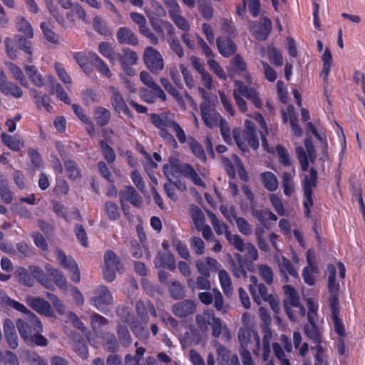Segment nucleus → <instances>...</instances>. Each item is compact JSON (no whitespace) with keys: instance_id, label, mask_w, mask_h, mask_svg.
I'll return each mask as SVG.
<instances>
[{"instance_id":"nucleus-1","label":"nucleus","mask_w":365,"mask_h":365,"mask_svg":"<svg viewBox=\"0 0 365 365\" xmlns=\"http://www.w3.org/2000/svg\"><path fill=\"white\" fill-rule=\"evenodd\" d=\"M150 118L152 123L159 130L158 135L173 149H178L179 145L173 135L168 130L172 128L180 144L186 143V133L183 128L175 120L168 117L165 113H151Z\"/></svg>"},{"instance_id":"nucleus-2","label":"nucleus","mask_w":365,"mask_h":365,"mask_svg":"<svg viewBox=\"0 0 365 365\" xmlns=\"http://www.w3.org/2000/svg\"><path fill=\"white\" fill-rule=\"evenodd\" d=\"M16 326L21 339L26 343L39 346L48 345V339L41 334L43 326L38 317L29 312L25 319H19Z\"/></svg>"},{"instance_id":"nucleus-3","label":"nucleus","mask_w":365,"mask_h":365,"mask_svg":"<svg viewBox=\"0 0 365 365\" xmlns=\"http://www.w3.org/2000/svg\"><path fill=\"white\" fill-rule=\"evenodd\" d=\"M162 171L168 181H173L172 178L176 179L183 176L197 186H205L203 180L188 163H170V165H164Z\"/></svg>"},{"instance_id":"nucleus-4","label":"nucleus","mask_w":365,"mask_h":365,"mask_svg":"<svg viewBox=\"0 0 365 365\" xmlns=\"http://www.w3.org/2000/svg\"><path fill=\"white\" fill-rule=\"evenodd\" d=\"M234 140L242 152H247L249 147L257 150L259 147L257 130L255 123L250 120H245V129L235 128L232 132Z\"/></svg>"},{"instance_id":"nucleus-5","label":"nucleus","mask_w":365,"mask_h":365,"mask_svg":"<svg viewBox=\"0 0 365 365\" xmlns=\"http://www.w3.org/2000/svg\"><path fill=\"white\" fill-rule=\"evenodd\" d=\"M250 282L249 290L254 302L258 305L262 304V300L267 302L274 313H279L280 301L277 294L274 292L268 293L266 285L262 283L259 284L255 276H250Z\"/></svg>"},{"instance_id":"nucleus-6","label":"nucleus","mask_w":365,"mask_h":365,"mask_svg":"<svg viewBox=\"0 0 365 365\" xmlns=\"http://www.w3.org/2000/svg\"><path fill=\"white\" fill-rule=\"evenodd\" d=\"M318 184V172L314 168H311L309 175H304L302 180L303 191V202L304 215L311 217V207L314 206L313 192Z\"/></svg>"},{"instance_id":"nucleus-7","label":"nucleus","mask_w":365,"mask_h":365,"mask_svg":"<svg viewBox=\"0 0 365 365\" xmlns=\"http://www.w3.org/2000/svg\"><path fill=\"white\" fill-rule=\"evenodd\" d=\"M283 291L285 298L283 300L284 311L291 321L297 319V315L294 314V309H297L300 317H304L306 309L299 302V295L295 288L289 284L283 286Z\"/></svg>"},{"instance_id":"nucleus-8","label":"nucleus","mask_w":365,"mask_h":365,"mask_svg":"<svg viewBox=\"0 0 365 365\" xmlns=\"http://www.w3.org/2000/svg\"><path fill=\"white\" fill-rule=\"evenodd\" d=\"M117 315L125 322L130 324L132 333L138 339L145 341L150 336V332L146 328L126 307H117Z\"/></svg>"},{"instance_id":"nucleus-9","label":"nucleus","mask_w":365,"mask_h":365,"mask_svg":"<svg viewBox=\"0 0 365 365\" xmlns=\"http://www.w3.org/2000/svg\"><path fill=\"white\" fill-rule=\"evenodd\" d=\"M305 149L301 146L295 148V154L300 165L302 171L306 172L309 169V162L315 163L317 153L312 140L309 138L304 141Z\"/></svg>"},{"instance_id":"nucleus-10","label":"nucleus","mask_w":365,"mask_h":365,"mask_svg":"<svg viewBox=\"0 0 365 365\" xmlns=\"http://www.w3.org/2000/svg\"><path fill=\"white\" fill-rule=\"evenodd\" d=\"M238 340H240V349H252L254 354H258L261 349V339L258 332L250 328H240L238 331Z\"/></svg>"},{"instance_id":"nucleus-11","label":"nucleus","mask_w":365,"mask_h":365,"mask_svg":"<svg viewBox=\"0 0 365 365\" xmlns=\"http://www.w3.org/2000/svg\"><path fill=\"white\" fill-rule=\"evenodd\" d=\"M91 304L100 312L106 314V307L113 303V296L105 285H100L94 290V294L90 299Z\"/></svg>"},{"instance_id":"nucleus-12","label":"nucleus","mask_w":365,"mask_h":365,"mask_svg":"<svg viewBox=\"0 0 365 365\" xmlns=\"http://www.w3.org/2000/svg\"><path fill=\"white\" fill-rule=\"evenodd\" d=\"M143 61L149 71L157 74L164 67L162 56L158 49L153 46H148L143 52Z\"/></svg>"},{"instance_id":"nucleus-13","label":"nucleus","mask_w":365,"mask_h":365,"mask_svg":"<svg viewBox=\"0 0 365 365\" xmlns=\"http://www.w3.org/2000/svg\"><path fill=\"white\" fill-rule=\"evenodd\" d=\"M56 257L58 264L63 268L70 271L71 281L74 283H78L81 278L76 261L71 256H67L63 250L59 249L56 251Z\"/></svg>"},{"instance_id":"nucleus-14","label":"nucleus","mask_w":365,"mask_h":365,"mask_svg":"<svg viewBox=\"0 0 365 365\" xmlns=\"http://www.w3.org/2000/svg\"><path fill=\"white\" fill-rule=\"evenodd\" d=\"M108 90L111 93L110 101L114 111L118 114L123 113L128 118L132 119L133 118L132 111L120 91L113 86H110Z\"/></svg>"},{"instance_id":"nucleus-15","label":"nucleus","mask_w":365,"mask_h":365,"mask_svg":"<svg viewBox=\"0 0 365 365\" xmlns=\"http://www.w3.org/2000/svg\"><path fill=\"white\" fill-rule=\"evenodd\" d=\"M234 86L240 96L249 100L257 109H262L263 101L256 88L246 86L240 81H235Z\"/></svg>"},{"instance_id":"nucleus-16","label":"nucleus","mask_w":365,"mask_h":365,"mask_svg":"<svg viewBox=\"0 0 365 365\" xmlns=\"http://www.w3.org/2000/svg\"><path fill=\"white\" fill-rule=\"evenodd\" d=\"M116 59L119 61L122 69L126 74L130 76L135 75V72L132 66L137 63L138 56L133 50L129 47H123L122 53H117Z\"/></svg>"},{"instance_id":"nucleus-17","label":"nucleus","mask_w":365,"mask_h":365,"mask_svg":"<svg viewBox=\"0 0 365 365\" xmlns=\"http://www.w3.org/2000/svg\"><path fill=\"white\" fill-rule=\"evenodd\" d=\"M230 73L232 76L234 73H237L240 76H242L246 83L252 84V78L250 73L247 71V65L243 57L240 54H236L230 60Z\"/></svg>"},{"instance_id":"nucleus-18","label":"nucleus","mask_w":365,"mask_h":365,"mask_svg":"<svg viewBox=\"0 0 365 365\" xmlns=\"http://www.w3.org/2000/svg\"><path fill=\"white\" fill-rule=\"evenodd\" d=\"M120 202L123 210H125V202H129L133 207H140L143 203L141 196L132 185H126L119 192Z\"/></svg>"},{"instance_id":"nucleus-19","label":"nucleus","mask_w":365,"mask_h":365,"mask_svg":"<svg viewBox=\"0 0 365 365\" xmlns=\"http://www.w3.org/2000/svg\"><path fill=\"white\" fill-rule=\"evenodd\" d=\"M200 109L202 119L207 127L213 128L222 118L218 113L212 109L210 103L207 101L201 103Z\"/></svg>"},{"instance_id":"nucleus-20","label":"nucleus","mask_w":365,"mask_h":365,"mask_svg":"<svg viewBox=\"0 0 365 365\" xmlns=\"http://www.w3.org/2000/svg\"><path fill=\"white\" fill-rule=\"evenodd\" d=\"M331 319L334 326V331L339 336H344L346 334L345 327L339 317L340 309L339 301L335 297H331L330 307Z\"/></svg>"},{"instance_id":"nucleus-21","label":"nucleus","mask_w":365,"mask_h":365,"mask_svg":"<svg viewBox=\"0 0 365 365\" xmlns=\"http://www.w3.org/2000/svg\"><path fill=\"white\" fill-rule=\"evenodd\" d=\"M216 46L220 54L224 58H230L235 54L237 44L230 37L219 36L216 38Z\"/></svg>"},{"instance_id":"nucleus-22","label":"nucleus","mask_w":365,"mask_h":365,"mask_svg":"<svg viewBox=\"0 0 365 365\" xmlns=\"http://www.w3.org/2000/svg\"><path fill=\"white\" fill-rule=\"evenodd\" d=\"M253 36L256 39L259 41H264L267 39L268 36L272 31V21L265 16L262 21H256L252 26Z\"/></svg>"},{"instance_id":"nucleus-23","label":"nucleus","mask_w":365,"mask_h":365,"mask_svg":"<svg viewBox=\"0 0 365 365\" xmlns=\"http://www.w3.org/2000/svg\"><path fill=\"white\" fill-rule=\"evenodd\" d=\"M307 319L309 321L308 324H306L304 327V331L306 336L312 341L314 344H322V331L318 327L315 322V319L312 314L308 313Z\"/></svg>"},{"instance_id":"nucleus-24","label":"nucleus","mask_w":365,"mask_h":365,"mask_svg":"<svg viewBox=\"0 0 365 365\" xmlns=\"http://www.w3.org/2000/svg\"><path fill=\"white\" fill-rule=\"evenodd\" d=\"M135 309L137 315L144 323H147L148 322L149 313L153 317H157L155 307L150 301H148L147 304H145L143 301H140V299L136 301Z\"/></svg>"},{"instance_id":"nucleus-25","label":"nucleus","mask_w":365,"mask_h":365,"mask_svg":"<svg viewBox=\"0 0 365 365\" xmlns=\"http://www.w3.org/2000/svg\"><path fill=\"white\" fill-rule=\"evenodd\" d=\"M47 275L52 279L53 282L60 289L66 290L68 287V281L62 271L54 268L51 264L45 265Z\"/></svg>"},{"instance_id":"nucleus-26","label":"nucleus","mask_w":365,"mask_h":365,"mask_svg":"<svg viewBox=\"0 0 365 365\" xmlns=\"http://www.w3.org/2000/svg\"><path fill=\"white\" fill-rule=\"evenodd\" d=\"M3 329L5 339L9 346L15 349L19 346L18 336L16 328L11 320L6 319L3 324Z\"/></svg>"},{"instance_id":"nucleus-27","label":"nucleus","mask_w":365,"mask_h":365,"mask_svg":"<svg viewBox=\"0 0 365 365\" xmlns=\"http://www.w3.org/2000/svg\"><path fill=\"white\" fill-rule=\"evenodd\" d=\"M28 304L34 310L41 314L45 316H51L52 314V307L49 304L48 301L43 299V297H31L29 299Z\"/></svg>"},{"instance_id":"nucleus-28","label":"nucleus","mask_w":365,"mask_h":365,"mask_svg":"<svg viewBox=\"0 0 365 365\" xmlns=\"http://www.w3.org/2000/svg\"><path fill=\"white\" fill-rule=\"evenodd\" d=\"M140 79L141 82L150 88L151 90H154L155 93L158 96V98L161 101H165L167 98L165 92L160 87V86L156 83L153 78V76L146 71H143L140 73Z\"/></svg>"},{"instance_id":"nucleus-29","label":"nucleus","mask_w":365,"mask_h":365,"mask_svg":"<svg viewBox=\"0 0 365 365\" xmlns=\"http://www.w3.org/2000/svg\"><path fill=\"white\" fill-rule=\"evenodd\" d=\"M195 304L190 299H184L173 307V312L178 317H186L195 312Z\"/></svg>"},{"instance_id":"nucleus-30","label":"nucleus","mask_w":365,"mask_h":365,"mask_svg":"<svg viewBox=\"0 0 365 365\" xmlns=\"http://www.w3.org/2000/svg\"><path fill=\"white\" fill-rule=\"evenodd\" d=\"M155 263L158 267L166 268L171 271L176 268L175 257L170 252H159L155 259Z\"/></svg>"},{"instance_id":"nucleus-31","label":"nucleus","mask_w":365,"mask_h":365,"mask_svg":"<svg viewBox=\"0 0 365 365\" xmlns=\"http://www.w3.org/2000/svg\"><path fill=\"white\" fill-rule=\"evenodd\" d=\"M116 38L120 44L136 46L138 44V39L136 35L128 28L121 27L116 34Z\"/></svg>"},{"instance_id":"nucleus-32","label":"nucleus","mask_w":365,"mask_h":365,"mask_svg":"<svg viewBox=\"0 0 365 365\" xmlns=\"http://www.w3.org/2000/svg\"><path fill=\"white\" fill-rule=\"evenodd\" d=\"M336 271L333 265L329 267L328 276V289L331 293L329 297V307H331V297H335L339 302L338 292L339 290V284L336 282Z\"/></svg>"},{"instance_id":"nucleus-33","label":"nucleus","mask_w":365,"mask_h":365,"mask_svg":"<svg viewBox=\"0 0 365 365\" xmlns=\"http://www.w3.org/2000/svg\"><path fill=\"white\" fill-rule=\"evenodd\" d=\"M65 170L71 181H78L81 178V172L74 160L63 158Z\"/></svg>"},{"instance_id":"nucleus-34","label":"nucleus","mask_w":365,"mask_h":365,"mask_svg":"<svg viewBox=\"0 0 365 365\" xmlns=\"http://www.w3.org/2000/svg\"><path fill=\"white\" fill-rule=\"evenodd\" d=\"M307 262L309 265L303 268L302 277L305 284L313 286L316 283V278L314 273H318V267L312 261L309 257H307Z\"/></svg>"},{"instance_id":"nucleus-35","label":"nucleus","mask_w":365,"mask_h":365,"mask_svg":"<svg viewBox=\"0 0 365 365\" xmlns=\"http://www.w3.org/2000/svg\"><path fill=\"white\" fill-rule=\"evenodd\" d=\"M93 118L97 125L103 127L110 121V112L102 106H97L93 110Z\"/></svg>"},{"instance_id":"nucleus-36","label":"nucleus","mask_w":365,"mask_h":365,"mask_svg":"<svg viewBox=\"0 0 365 365\" xmlns=\"http://www.w3.org/2000/svg\"><path fill=\"white\" fill-rule=\"evenodd\" d=\"M279 265L281 271V276L284 282H288L289 281L287 273H289V274L292 277H298L294 265L287 257H282V262Z\"/></svg>"},{"instance_id":"nucleus-37","label":"nucleus","mask_w":365,"mask_h":365,"mask_svg":"<svg viewBox=\"0 0 365 365\" xmlns=\"http://www.w3.org/2000/svg\"><path fill=\"white\" fill-rule=\"evenodd\" d=\"M88 56L93 65L98 72L107 78H110L112 76L110 68L98 54L93 53V51H90Z\"/></svg>"},{"instance_id":"nucleus-38","label":"nucleus","mask_w":365,"mask_h":365,"mask_svg":"<svg viewBox=\"0 0 365 365\" xmlns=\"http://www.w3.org/2000/svg\"><path fill=\"white\" fill-rule=\"evenodd\" d=\"M210 326L211 331H212L213 338H218L221 335L222 331L224 333V335H225L227 337V339H230L231 338V334L229 330V328L226 324L222 325V321L220 318L213 316Z\"/></svg>"},{"instance_id":"nucleus-39","label":"nucleus","mask_w":365,"mask_h":365,"mask_svg":"<svg viewBox=\"0 0 365 365\" xmlns=\"http://www.w3.org/2000/svg\"><path fill=\"white\" fill-rule=\"evenodd\" d=\"M24 71L31 83L38 88L43 86V77L34 66H24Z\"/></svg>"},{"instance_id":"nucleus-40","label":"nucleus","mask_w":365,"mask_h":365,"mask_svg":"<svg viewBox=\"0 0 365 365\" xmlns=\"http://www.w3.org/2000/svg\"><path fill=\"white\" fill-rule=\"evenodd\" d=\"M98 52L103 57L107 58L111 65H115L117 53L111 43L106 41L101 42L98 44Z\"/></svg>"},{"instance_id":"nucleus-41","label":"nucleus","mask_w":365,"mask_h":365,"mask_svg":"<svg viewBox=\"0 0 365 365\" xmlns=\"http://www.w3.org/2000/svg\"><path fill=\"white\" fill-rule=\"evenodd\" d=\"M30 269L31 276L35 279H36L38 282L48 289H53L52 282L48 278L47 275L42 269L37 266H33L30 268Z\"/></svg>"},{"instance_id":"nucleus-42","label":"nucleus","mask_w":365,"mask_h":365,"mask_svg":"<svg viewBox=\"0 0 365 365\" xmlns=\"http://www.w3.org/2000/svg\"><path fill=\"white\" fill-rule=\"evenodd\" d=\"M213 316L212 311H205L202 314H198L195 316L197 326L202 332L208 331L209 325L211 324Z\"/></svg>"},{"instance_id":"nucleus-43","label":"nucleus","mask_w":365,"mask_h":365,"mask_svg":"<svg viewBox=\"0 0 365 365\" xmlns=\"http://www.w3.org/2000/svg\"><path fill=\"white\" fill-rule=\"evenodd\" d=\"M191 153L200 160H206L207 156L202 145L193 137H186V142Z\"/></svg>"},{"instance_id":"nucleus-44","label":"nucleus","mask_w":365,"mask_h":365,"mask_svg":"<svg viewBox=\"0 0 365 365\" xmlns=\"http://www.w3.org/2000/svg\"><path fill=\"white\" fill-rule=\"evenodd\" d=\"M50 89H51L50 93H55L58 99L61 100L66 104L71 103L70 97L68 96L63 86L59 83H58L55 78H53L50 81Z\"/></svg>"},{"instance_id":"nucleus-45","label":"nucleus","mask_w":365,"mask_h":365,"mask_svg":"<svg viewBox=\"0 0 365 365\" xmlns=\"http://www.w3.org/2000/svg\"><path fill=\"white\" fill-rule=\"evenodd\" d=\"M190 212L192 222L197 230H200L205 222V215L200 207L192 204L190 207Z\"/></svg>"},{"instance_id":"nucleus-46","label":"nucleus","mask_w":365,"mask_h":365,"mask_svg":"<svg viewBox=\"0 0 365 365\" xmlns=\"http://www.w3.org/2000/svg\"><path fill=\"white\" fill-rule=\"evenodd\" d=\"M6 66L12 76L20 83L21 86L24 88H27L29 83L24 75V72L21 71V68L11 62L6 63Z\"/></svg>"},{"instance_id":"nucleus-47","label":"nucleus","mask_w":365,"mask_h":365,"mask_svg":"<svg viewBox=\"0 0 365 365\" xmlns=\"http://www.w3.org/2000/svg\"><path fill=\"white\" fill-rule=\"evenodd\" d=\"M134 345L136 346L135 354L131 355L130 354H127L125 355V365H140V362L143 359L146 351L145 348L143 346H138V342H135Z\"/></svg>"},{"instance_id":"nucleus-48","label":"nucleus","mask_w":365,"mask_h":365,"mask_svg":"<svg viewBox=\"0 0 365 365\" xmlns=\"http://www.w3.org/2000/svg\"><path fill=\"white\" fill-rule=\"evenodd\" d=\"M198 10L205 20H210L213 17V5L210 0H196Z\"/></svg>"},{"instance_id":"nucleus-49","label":"nucleus","mask_w":365,"mask_h":365,"mask_svg":"<svg viewBox=\"0 0 365 365\" xmlns=\"http://www.w3.org/2000/svg\"><path fill=\"white\" fill-rule=\"evenodd\" d=\"M1 140L4 145L14 151H19L24 147V142L21 140L6 134L2 132L1 134Z\"/></svg>"},{"instance_id":"nucleus-50","label":"nucleus","mask_w":365,"mask_h":365,"mask_svg":"<svg viewBox=\"0 0 365 365\" xmlns=\"http://www.w3.org/2000/svg\"><path fill=\"white\" fill-rule=\"evenodd\" d=\"M261 180L265 188L269 192L277 190L278 180L274 174L271 172H264L261 174Z\"/></svg>"},{"instance_id":"nucleus-51","label":"nucleus","mask_w":365,"mask_h":365,"mask_svg":"<svg viewBox=\"0 0 365 365\" xmlns=\"http://www.w3.org/2000/svg\"><path fill=\"white\" fill-rule=\"evenodd\" d=\"M218 277L223 292L227 296H230L232 292V287L231 279L227 271L225 269H220Z\"/></svg>"},{"instance_id":"nucleus-52","label":"nucleus","mask_w":365,"mask_h":365,"mask_svg":"<svg viewBox=\"0 0 365 365\" xmlns=\"http://www.w3.org/2000/svg\"><path fill=\"white\" fill-rule=\"evenodd\" d=\"M275 150L278 157V161L284 167L292 166V157L288 150L282 145H277Z\"/></svg>"},{"instance_id":"nucleus-53","label":"nucleus","mask_w":365,"mask_h":365,"mask_svg":"<svg viewBox=\"0 0 365 365\" xmlns=\"http://www.w3.org/2000/svg\"><path fill=\"white\" fill-rule=\"evenodd\" d=\"M117 335L120 343L124 347H128L132 344V336L126 325L119 324L117 327Z\"/></svg>"},{"instance_id":"nucleus-54","label":"nucleus","mask_w":365,"mask_h":365,"mask_svg":"<svg viewBox=\"0 0 365 365\" xmlns=\"http://www.w3.org/2000/svg\"><path fill=\"white\" fill-rule=\"evenodd\" d=\"M15 41L18 47L23 51V52H25L26 55V62L31 63L32 61L31 41L26 40L25 37L21 36H16Z\"/></svg>"},{"instance_id":"nucleus-55","label":"nucleus","mask_w":365,"mask_h":365,"mask_svg":"<svg viewBox=\"0 0 365 365\" xmlns=\"http://www.w3.org/2000/svg\"><path fill=\"white\" fill-rule=\"evenodd\" d=\"M54 69L58 78L66 86L67 89H70L72 85V81L70 75L66 71L63 64L59 62L55 63Z\"/></svg>"},{"instance_id":"nucleus-56","label":"nucleus","mask_w":365,"mask_h":365,"mask_svg":"<svg viewBox=\"0 0 365 365\" xmlns=\"http://www.w3.org/2000/svg\"><path fill=\"white\" fill-rule=\"evenodd\" d=\"M1 92L7 96L21 98L24 95L22 89L14 83L8 82L0 89Z\"/></svg>"},{"instance_id":"nucleus-57","label":"nucleus","mask_w":365,"mask_h":365,"mask_svg":"<svg viewBox=\"0 0 365 365\" xmlns=\"http://www.w3.org/2000/svg\"><path fill=\"white\" fill-rule=\"evenodd\" d=\"M180 8L179 7L173 13L169 11V16L180 29L184 32H187L190 30V26L185 18L180 15Z\"/></svg>"},{"instance_id":"nucleus-58","label":"nucleus","mask_w":365,"mask_h":365,"mask_svg":"<svg viewBox=\"0 0 365 365\" xmlns=\"http://www.w3.org/2000/svg\"><path fill=\"white\" fill-rule=\"evenodd\" d=\"M104 210L110 221H116L120 216V211L118 205L110 201L104 203Z\"/></svg>"},{"instance_id":"nucleus-59","label":"nucleus","mask_w":365,"mask_h":365,"mask_svg":"<svg viewBox=\"0 0 365 365\" xmlns=\"http://www.w3.org/2000/svg\"><path fill=\"white\" fill-rule=\"evenodd\" d=\"M282 182L284 188V193L286 196L290 197L294 192V184L293 176L289 173H284L282 176Z\"/></svg>"},{"instance_id":"nucleus-60","label":"nucleus","mask_w":365,"mask_h":365,"mask_svg":"<svg viewBox=\"0 0 365 365\" xmlns=\"http://www.w3.org/2000/svg\"><path fill=\"white\" fill-rule=\"evenodd\" d=\"M226 238L237 251L240 252L245 251L246 243L239 235L232 234L230 231H226Z\"/></svg>"},{"instance_id":"nucleus-61","label":"nucleus","mask_w":365,"mask_h":365,"mask_svg":"<svg viewBox=\"0 0 365 365\" xmlns=\"http://www.w3.org/2000/svg\"><path fill=\"white\" fill-rule=\"evenodd\" d=\"M104 349L112 353L119 349V344L115 336L111 333H106L104 336Z\"/></svg>"},{"instance_id":"nucleus-62","label":"nucleus","mask_w":365,"mask_h":365,"mask_svg":"<svg viewBox=\"0 0 365 365\" xmlns=\"http://www.w3.org/2000/svg\"><path fill=\"white\" fill-rule=\"evenodd\" d=\"M104 265L120 269L121 263L119 257L111 250L104 253Z\"/></svg>"},{"instance_id":"nucleus-63","label":"nucleus","mask_w":365,"mask_h":365,"mask_svg":"<svg viewBox=\"0 0 365 365\" xmlns=\"http://www.w3.org/2000/svg\"><path fill=\"white\" fill-rule=\"evenodd\" d=\"M100 146L103 153V157L108 163H113L116 155L114 150L105 140L100 141Z\"/></svg>"},{"instance_id":"nucleus-64","label":"nucleus","mask_w":365,"mask_h":365,"mask_svg":"<svg viewBox=\"0 0 365 365\" xmlns=\"http://www.w3.org/2000/svg\"><path fill=\"white\" fill-rule=\"evenodd\" d=\"M40 28L46 38L53 44H58L59 39L58 35L49 28V24L46 21H42Z\"/></svg>"}]
</instances>
